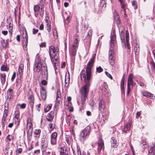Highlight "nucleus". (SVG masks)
<instances>
[{
    "label": "nucleus",
    "instance_id": "obj_17",
    "mask_svg": "<svg viewBox=\"0 0 155 155\" xmlns=\"http://www.w3.org/2000/svg\"><path fill=\"white\" fill-rule=\"evenodd\" d=\"M24 70V65L22 64H20L18 68V71L17 75L18 77H21L22 74Z\"/></svg>",
    "mask_w": 155,
    "mask_h": 155
},
{
    "label": "nucleus",
    "instance_id": "obj_59",
    "mask_svg": "<svg viewBox=\"0 0 155 155\" xmlns=\"http://www.w3.org/2000/svg\"><path fill=\"white\" fill-rule=\"evenodd\" d=\"M134 51H136L135 54H136L138 52L139 50V47H138V48H137L136 46V47L134 46Z\"/></svg>",
    "mask_w": 155,
    "mask_h": 155
},
{
    "label": "nucleus",
    "instance_id": "obj_30",
    "mask_svg": "<svg viewBox=\"0 0 155 155\" xmlns=\"http://www.w3.org/2000/svg\"><path fill=\"white\" fill-rule=\"evenodd\" d=\"M132 5L135 9L137 8V2L135 0H133L131 2Z\"/></svg>",
    "mask_w": 155,
    "mask_h": 155
},
{
    "label": "nucleus",
    "instance_id": "obj_53",
    "mask_svg": "<svg viewBox=\"0 0 155 155\" xmlns=\"http://www.w3.org/2000/svg\"><path fill=\"white\" fill-rule=\"evenodd\" d=\"M105 73L108 77L109 78H110L111 79H112L113 78H112V76L107 71H105Z\"/></svg>",
    "mask_w": 155,
    "mask_h": 155
},
{
    "label": "nucleus",
    "instance_id": "obj_3",
    "mask_svg": "<svg viewBox=\"0 0 155 155\" xmlns=\"http://www.w3.org/2000/svg\"><path fill=\"white\" fill-rule=\"evenodd\" d=\"M95 54H94L92 58L90 60L88 63L86 68L85 74L86 78L91 79V69L92 66L94 65V62L95 59Z\"/></svg>",
    "mask_w": 155,
    "mask_h": 155
},
{
    "label": "nucleus",
    "instance_id": "obj_29",
    "mask_svg": "<svg viewBox=\"0 0 155 155\" xmlns=\"http://www.w3.org/2000/svg\"><path fill=\"white\" fill-rule=\"evenodd\" d=\"M34 96L33 95H31L30 96V102H31L30 104L32 109L33 108V104L34 102Z\"/></svg>",
    "mask_w": 155,
    "mask_h": 155
},
{
    "label": "nucleus",
    "instance_id": "obj_64",
    "mask_svg": "<svg viewBox=\"0 0 155 155\" xmlns=\"http://www.w3.org/2000/svg\"><path fill=\"white\" fill-rule=\"evenodd\" d=\"M44 25L43 24H42L40 25L39 27V29L40 30H43L44 29Z\"/></svg>",
    "mask_w": 155,
    "mask_h": 155
},
{
    "label": "nucleus",
    "instance_id": "obj_60",
    "mask_svg": "<svg viewBox=\"0 0 155 155\" xmlns=\"http://www.w3.org/2000/svg\"><path fill=\"white\" fill-rule=\"evenodd\" d=\"M15 75L16 73L15 72H14L12 77L11 80L12 81H13L15 78Z\"/></svg>",
    "mask_w": 155,
    "mask_h": 155
},
{
    "label": "nucleus",
    "instance_id": "obj_49",
    "mask_svg": "<svg viewBox=\"0 0 155 155\" xmlns=\"http://www.w3.org/2000/svg\"><path fill=\"white\" fill-rule=\"evenodd\" d=\"M71 18L70 16H68L65 22L66 24H68L70 22Z\"/></svg>",
    "mask_w": 155,
    "mask_h": 155
},
{
    "label": "nucleus",
    "instance_id": "obj_50",
    "mask_svg": "<svg viewBox=\"0 0 155 155\" xmlns=\"http://www.w3.org/2000/svg\"><path fill=\"white\" fill-rule=\"evenodd\" d=\"M44 9L42 8H41V11L40 12V15L42 17L44 15Z\"/></svg>",
    "mask_w": 155,
    "mask_h": 155
},
{
    "label": "nucleus",
    "instance_id": "obj_37",
    "mask_svg": "<svg viewBox=\"0 0 155 155\" xmlns=\"http://www.w3.org/2000/svg\"><path fill=\"white\" fill-rule=\"evenodd\" d=\"M1 70L3 71H8V69L7 68V66L3 65L1 67Z\"/></svg>",
    "mask_w": 155,
    "mask_h": 155
},
{
    "label": "nucleus",
    "instance_id": "obj_45",
    "mask_svg": "<svg viewBox=\"0 0 155 155\" xmlns=\"http://www.w3.org/2000/svg\"><path fill=\"white\" fill-rule=\"evenodd\" d=\"M95 152L91 150H89L87 153V155H95Z\"/></svg>",
    "mask_w": 155,
    "mask_h": 155
},
{
    "label": "nucleus",
    "instance_id": "obj_33",
    "mask_svg": "<svg viewBox=\"0 0 155 155\" xmlns=\"http://www.w3.org/2000/svg\"><path fill=\"white\" fill-rule=\"evenodd\" d=\"M51 143L52 145H55L57 143V139L53 138H51Z\"/></svg>",
    "mask_w": 155,
    "mask_h": 155
},
{
    "label": "nucleus",
    "instance_id": "obj_13",
    "mask_svg": "<svg viewBox=\"0 0 155 155\" xmlns=\"http://www.w3.org/2000/svg\"><path fill=\"white\" fill-rule=\"evenodd\" d=\"M61 93L60 90L58 89L57 92V96L56 98V104L57 105H58L60 104L61 101Z\"/></svg>",
    "mask_w": 155,
    "mask_h": 155
},
{
    "label": "nucleus",
    "instance_id": "obj_51",
    "mask_svg": "<svg viewBox=\"0 0 155 155\" xmlns=\"http://www.w3.org/2000/svg\"><path fill=\"white\" fill-rule=\"evenodd\" d=\"M40 152V150L38 149L37 150H35L34 151L33 153V155H37Z\"/></svg>",
    "mask_w": 155,
    "mask_h": 155
},
{
    "label": "nucleus",
    "instance_id": "obj_38",
    "mask_svg": "<svg viewBox=\"0 0 155 155\" xmlns=\"http://www.w3.org/2000/svg\"><path fill=\"white\" fill-rule=\"evenodd\" d=\"M77 155H84V152H83L82 153H81L80 148L78 147H77Z\"/></svg>",
    "mask_w": 155,
    "mask_h": 155
},
{
    "label": "nucleus",
    "instance_id": "obj_12",
    "mask_svg": "<svg viewBox=\"0 0 155 155\" xmlns=\"http://www.w3.org/2000/svg\"><path fill=\"white\" fill-rule=\"evenodd\" d=\"M42 67L41 63H35L34 66V71L35 72H38L41 70Z\"/></svg>",
    "mask_w": 155,
    "mask_h": 155
},
{
    "label": "nucleus",
    "instance_id": "obj_58",
    "mask_svg": "<svg viewBox=\"0 0 155 155\" xmlns=\"http://www.w3.org/2000/svg\"><path fill=\"white\" fill-rule=\"evenodd\" d=\"M114 18L115 20H116V22L117 24H120V21L119 19V18L114 17Z\"/></svg>",
    "mask_w": 155,
    "mask_h": 155
},
{
    "label": "nucleus",
    "instance_id": "obj_15",
    "mask_svg": "<svg viewBox=\"0 0 155 155\" xmlns=\"http://www.w3.org/2000/svg\"><path fill=\"white\" fill-rule=\"evenodd\" d=\"M149 155H154L155 154V145L154 144L152 145L149 147L148 148Z\"/></svg>",
    "mask_w": 155,
    "mask_h": 155
},
{
    "label": "nucleus",
    "instance_id": "obj_61",
    "mask_svg": "<svg viewBox=\"0 0 155 155\" xmlns=\"http://www.w3.org/2000/svg\"><path fill=\"white\" fill-rule=\"evenodd\" d=\"M38 31V30L37 29H35V28H33V34H35L37 33Z\"/></svg>",
    "mask_w": 155,
    "mask_h": 155
},
{
    "label": "nucleus",
    "instance_id": "obj_11",
    "mask_svg": "<svg viewBox=\"0 0 155 155\" xmlns=\"http://www.w3.org/2000/svg\"><path fill=\"white\" fill-rule=\"evenodd\" d=\"M97 144L98 146L97 150L98 152L99 153L101 150H103L104 149V143L103 140L101 139H99Z\"/></svg>",
    "mask_w": 155,
    "mask_h": 155
},
{
    "label": "nucleus",
    "instance_id": "obj_2",
    "mask_svg": "<svg viewBox=\"0 0 155 155\" xmlns=\"http://www.w3.org/2000/svg\"><path fill=\"white\" fill-rule=\"evenodd\" d=\"M49 55L51 61L52 63L54 62V66L55 67L56 64L58 63V59L55 58L59 51L57 45H52L51 46L49 49Z\"/></svg>",
    "mask_w": 155,
    "mask_h": 155
},
{
    "label": "nucleus",
    "instance_id": "obj_16",
    "mask_svg": "<svg viewBox=\"0 0 155 155\" xmlns=\"http://www.w3.org/2000/svg\"><path fill=\"white\" fill-rule=\"evenodd\" d=\"M131 122H129L126 123V125L124 126V128L123 130V133H126L128 131H129L130 130L131 126Z\"/></svg>",
    "mask_w": 155,
    "mask_h": 155
},
{
    "label": "nucleus",
    "instance_id": "obj_43",
    "mask_svg": "<svg viewBox=\"0 0 155 155\" xmlns=\"http://www.w3.org/2000/svg\"><path fill=\"white\" fill-rule=\"evenodd\" d=\"M9 28H11V29H10V30H9V33L10 34V38L11 37H12V27H11V23H10L9 24Z\"/></svg>",
    "mask_w": 155,
    "mask_h": 155
},
{
    "label": "nucleus",
    "instance_id": "obj_19",
    "mask_svg": "<svg viewBox=\"0 0 155 155\" xmlns=\"http://www.w3.org/2000/svg\"><path fill=\"white\" fill-rule=\"evenodd\" d=\"M15 117H14L13 121L16 120H17V125H19V112L18 110L15 111L14 113Z\"/></svg>",
    "mask_w": 155,
    "mask_h": 155
},
{
    "label": "nucleus",
    "instance_id": "obj_34",
    "mask_svg": "<svg viewBox=\"0 0 155 155\" xmlns=\"http://www.w3.org/2000/svg\"><path fill=\"white\" fill-rule=\"evenodd\" d=\"M35 63H41V58L38 54H37L36 56V58L35 60Z\"/></svg>",
    "mask_w": 155,
    "mask_h": 155
},
{
    "label": "nucleus",
    "instance_id": "obj_23",
    "mask_svg": "<svg viewBox=\"0 0 155 155\" xmlns=\"http://www.w3.org/2000/svg\"><path fill=\"white\" fill-rule=\"evenodd\" d=\"M111 147H116L117 146V141L115 140L114 137H112L111 138Z\"/></svg>",
    "mask_w": 155,
    "mask_h": 155
},
{
    "label": "nucleus",
    "instance_id": "obj_36",
    "mask_svg": "<svg viewBox=\"0 0 155 155\" xmlns=\"http://www.w3.org/2000/svg\"><path fill=\"white\" fill-rule=\"evenodd\" d=\"M29 118H27V124L26 125V130L27 131V137H28V134L29 133V129L28 128V119Z\"/></svg>",
    "mask_w": 155,
    "mask_h": 155
},
{
    "label": "nucleus",
    "instance_id": "obj_54",
    "mask_svg": "<svg viewBox=\"0 0 155 155\" xmlns=\"http://www.w3.org/2000/svg\"><path fill=\"white\" fill-rule=\"evenodd\" d=\"M120 3V5H121V7L122 8H125V5L124 4V1Z\"/></svg>",
    "mask_w": 155,
    "mask_h": 155
},
{
    "label": "nucleus",
    "instance_id": "obj_44",
    "mask_svg": "<svg viewBox=\"0 0 155 155\" xmlns=\"http://www.w3.org/2000/svg\"><path fill=\"white\" fill-rule=\"evenodd\" d=\"M103 71V69L100 66H99L96 68V71L98 73H101Z\"/></svg>",
    "mask_w": 155,
    "mask_h": 155
},
{
    "label": "nucleus",
    "instance_id": "obj_1",
    "mask_svg": "<svg viewBox=\"0 0 155 155\" xmlns=\"http://www.w3.org/2000/svg\"><path fill=\"white\" fill-rule=\"evenodd\" d=\"M80 76L82 81L83 80L84 84L80 89L81 95H87L89 91L90 85V78H86L85 71L82 70L80 73Z\"/></svg>",
    "mask_w": 155,
    "mask_h": 155
},
{
    "label": "nucleus",
    "instance_id": "obj_63",
    "mask_svg": "<svg viewBox=\"0 0 155 155\" xmlns=\"http://www.w3.org/2000/svg\"><path fill=\"white\" fill-rule=\"evenodd\" d=\"M41 83L42 84V85H45L47 84V82L45 80H43L42 81Z\"/></svg>",
    "mask_w": 155,
    "mask_h": 155
},
{
    "label": "nucleus",
    "instance_id": "obj_24",
    "mask_svg": "<svg viewBox=\"0 0 155 155\" xmlns=\"http://www.w3.org/2000/svg\"><path fill=\"white\" fill-rule=\"evenodd\" d=\"M120 35V39L123 43L125 42V38L124 36V33L123 30L120 31V29H119Z\"/></svg>",
    "mask_w": 155,
    "mask_h": 155
},
{
    "label": "nucleus",
    "instance_id": "obj_5",
    "mask_svg": "<svg viewBox=\"0 0 155 155\" xmlns=\"http://www.w3.org/2000/svg\"><path fill=\"white\" fill-rule=\"evenodd\" d=\"M135 85V83L134 82L132 79V74H130L128 76L127 81V94L128 95L131 90L130 86L132 85V87Z\"/></svg>",
    "mask_w": 155,
    "mask_h": 155
},
{
    "label": "nucleus",
    "instance_id": "obj_8",
    "mask_svg": "<svg viewBox=\"0 0 155 155\" xmlns=\"http://www.w3.org/2000/svg\"><path fill=\"white\" fill-rule=\"evenodd\" d=\"M91 130V127L89 126H87L82 131L80 134L81 136L83 139H85L86 137L89 134Z\"/></svg>",
    "mask_w": 155,
    "mask_h": 155
},
{
    "label": "nucleus",
    "instance_id": "obj_4",
    "mask_svg": "<svg viewBox=\"0 0 155 155\" xmlns=\"http://www.w3.org/2000/svg\"><path fill=\"white\" fill-rule=\"evenodd\" d=\"M79 41V39L76 38L74 41V44L72 47L70 49V54L71 56L72 57L75 58L76 54L77 51L78 46V42Z\"/></svg>",
    "mask_w": 155,
    "mask_h": 155
},
{
    "label": "nucleus",
    "instance_id": "obj_26",
    "mask_svg": "<svg viewBox=\"0 0 155 155\" xmlns=\"http://www.w3.org/2000/svg\"><path fill=\"white\" fill-rule=\"evenodd\" d=\"M65 141L69 145L71 142V138L69 135H66L65 136Z\"/></svg>",
    "mask_w": 155,
    "mask_h": 155
},
{
    "label": "nucleus",
    "instance_id": "obj_46",
    "mask_svg": "<svg viewBox=\"0 0 155 155\" xmlns=\"http://www.w3.org/2000/svg\"><path fill=\"white\" fill-rule=\"evenodd\" d=\"M41 146V150L42 151V152H45L46 150V149L47 148V147L48 146H46V145H45V146Z\"/></svg>",
    "mask_w": 155,
    "mask_h": 155
},
{
    "label": "nucleus",
    "instance_id": "obj_31",
    "mask_svg": "<svg viewBox=\"0 0 155 155\" xmlns=\"http://www.w3.org/2000/svg\"><path fill=\"white\" fill-rule=\"evenodd\" d=\"M47 22V29L48 31L50 32L51 31V23L49 22H48L47 21H46Z\"/></svg>",
    "mask_w": 155,
    "mask_h": 155
},
{
    "label": "nucleus",
    "instance_id": "obj_10",
    "mask_svg": "<svg viewBox=\"0 0 155 155\" xmlns=\"http://www.w3.org/2000/svg\"><path fill=\"white\" fill-rule=\"evenodd\" d=\"M116 35L114 32L112 33L110 36V48H113L115 46L114 44L116 43Z\"/></svg>",
    "mask_w": 155,
    "mask_h": 155
},
{
    "label": "nucleus",
    "instance_id": "obj_42",
    "mask_svg": "<svg viewBox=\"0 0 155 155\" xmlns=\"http://www.w3.org/2000/svg\"><path fill=\"white\" fill-rule=\"evenodd\" d=\"M40 6L38 5H36L34 7V10L35 12H37L40 10Z\"/></svg>",
    "mask_w": 155,
    "mask_h": 155
},
{
    "label": "nucleus",
    "instance_id": "obj_40",
    "mask_svg": "<svg viewBox=\"0 0 155 155\" xmlns=\"http://www.w3.org/2000/svg\"><path fill=\"white\" fill-rule=\"evenodd\" d=\"M7 140L10 141H11L13 139V136L10 135H8L6 137V138Z\"/></svg>",
    "mask_w": 155,
    "mask_h": 155
},
{
    "label": "nucleus",
    "instance_id": "obj_57",
    "mask_svg": "<svg viewBox=\"0 0 155 155\" xmlns=\"http://www.w3.org/2000/svg\"><path fill=\"white\" fill-rule=\"evenodd\" d=\"M46 46V43L45 42H42L40 45V46L41 47H45Z\"/></svg>",
    "mask_w": 155,
    "mask_h": 155
},
{
    "label": "nucleus",
    "instance_id": "obj_28",
    "mask_svg": "<svg viewBox=\"0 0 155 155\" xmlns=\"http://www.w3.org/2000/svg\"><path fill=\"white\" fill-rule=\"evenodd\" d=\"M70 77V76H69ZM70 80V77L68 78H66V76H65V86L66 87L68 86L69 82Z\"/></svg>",
    "mask_w": 155,
    "mask_h": 155
},
{
    "label": "nucleus",
    "instance_id": "obj_55",
    "mask_svg": "<svg viewBox=\"0 0 155 155\" xmlns=\"http://www.w3.org/2000/svg\"><path fill=\"white\" fill-rule=\"evenodd\" d=\"M1 42L2 44V45L3 47L6 48L7 45V43L5 44H4V43L5 42V40H2L1 41Z\"/></svg>",
    "mask_w": 155,
    "mask_h": 155
},
{
    "label": "nucleus",
    "instance_id": "obj_41",
    "mask_svg": "<svg viewBox=\"0 0 155 155\" xmlns=\"http://www.w3.org/2000/svg\"><path fill=\"white\" fill-rule=\"evenodd\" d=\"M113 14L114 15V18H119V16L118 14L117 13V11L116 10H114L113 12Z\"/></svg>",
    "mask_w": 155,
    "mask_h": 155
},
{
    "label": "nucleus",
    "instance_id": "obj_20",
    "mask_svg": "<svg viewBox=\"0 0 155 155\" xmlns=\"http://www.w3.org/2000/svg\"><path fill=\"white\" fill-rule=\"evenodd\" d=\"M0 79L2 85L5 84L6 82V76L5 73L1 74H0Z\"/></svg>",
    "mask_w": 155,
    "mask_h": 155
},
{
    "label": "nucleus",
    "instance_id": "obj_18",
    "mask_svg": "<svg viewBox=\"0 0 155 155\" xmlns=\"http://www.w3.org/2000/svg\"><path fill=\"white\" fill-rule=\"evenodd\" d=\"M104 101L102 100H100L99 102V110L101 112H102V110L104 108Z\"/></svg>",
    "mask_w": 155,
    "mask_h": 155
},
{
    "label": "nucleus",
    "instance_id": "obj_52",
    "mask_svg": "<svg viewBox=\"0 0 155 155\" xmlns=\"http://www.w3.org/2000/svg\"><path fill=\"white\" fill-rule=\"evenodd\" d=\"M41 132V130L40 129L36 130L34 132V133L35 134H40Z\"/></svg>",
    "mask_w": 155,
    "mask_h": 155
},
{
    "label": "nucleus",
    "instance_id": "obj_25",
    "mask_svg": "<svg viewBox=\"0 0 155 155\" xmlns=\"http://www.w3.org/2000/svg\"><path fill=\"white\" fill-rule=\"evenodd\" d=\"M13 90L11 89H9L7 92V96L8 98L10 99L12 97Z\"/></svg>",
    "mask_w": 155,
    "mask_h": 155
},
{
    "label": "nucleus",
    "instance_id": "obj_48",
    "mask_svg": "<svg viewBox=\"0 0 155 155\" xmlns=\"http://www.w3.org/2000/svg\"><path fill=\"white\" fill-rule=\"evenodd\" d=\"M19 106H20V108L21 109H24L25 107L26 104L25 103H23L21 104H18Z\"/></svg>",
    "mask_w": 155,
    "mask_h": 155
},
{
    "label": "nucleus",
    "instance_id": "obj_6",
    "mask_svg": "<svg viewBox=\"0 0 155 155\" xmlns=\"http://www.w3.org/2000/svg\"><path fill=\"white\" fill-rule=\"evenodd\" d=\"M113 50V48H110L109 53V61L110 64L112 66L114 65L115 63V58L114 57Z\"/></svg>",
    "mask_w": 155,
    "mask_h": 155
},
{
    "label": "nucleus",
    "instance_id": "obj_9",
    "mask_svg": "<svg viewBox=\"0 0 155 155\" xmlns=\"http://www.w3.org/2000/svg\"><path fill=\"white\" fill-rule=\"evenodd\" d=\"M40 91L41 96L42 100H45L46 98V87L45 86L41 85L40 86Z\"/></svg>",
    "mask_w": 155,
    "mask_h": 155
},
{
    "label": "nucleus",
    "instance_id": "obj_21",
    "mask_svg": "<svg viewBox=\"0 0 155 155\" xmlns=\"http://www.w3.org/2000/svg\"><path fill=\"white\" fill-rule=\"evenodd\" d=\"M53 113L52 112H51L47 114L46 117V119L48 121L51 122L53 120L54 118Z\"/></svg>",
    "mask_w": 155,
    "mask_h": 155
},
{
    "label": "nucleus",
    "instance_id": "obj_32",
    "mask_svg": "<svg viewBox=\"0 0 155 155\" xmlns=\"http://www.w3.org/2000/svg\"><path fill=\"white\" fill-rule=\"evenodd\" d=\"M87 95H81V100L82 104H83L86 100V98L87 97Z\"/></svg>",
    "mask_w": 155,
    "mask_h": 155
},
{
    "label": "nucleus",
    "instance_id": "obj_47",
    "mask_svg": "<svg viewBox=\"0 0 155 155\" xmlns=\"http://www.w3.org/2000/svg\"><path fill=\"white\" fill-rule=\"evenodd\" d=\"M5 110H4V114H5V116H6V117H7V115H8V107H7V108H5Z\"/></svg>",
    "mask_w": 155,
    "mask_h": 155
},
{
    "label": "nucleus",
    "instance_id": "obj_56",
    "mask_svg": "<svg viewBox=\"0 0 155 155\" xmlns=\"http://www.w3.org/2000/svg\"><path fill=\"white\" fill-rule=\"evenodd\" d=\"M22 150V149L21 148H19L16 150L17 153H21Z\"/></svg>",
    "mask_w": 155,
    "mask_h": 155
},
{
    "label": "nucleus",
    "instance_id": "obj_22",
    "mask_svg": "<svg viewBox=\"0 0 155 155\" xmlns=\"http://www.w3.org/2000/svg\"><path fill=\"white\" fill-rule=\"evenodd\" d=\"M125 37L126 40L127 46V48L128 49H130V46L129 43V34L128 32L127 31H126Z\"/></svg>",
    "mask_w": 155,
    "mask_h": 155
},
{
    "label": "nucleus",
    "instance_id": "obj_14",
    "mask_svg": "<svg viewBox=\"0 0 155 155\" xmlns=\"http://www.w3.org/2000/svg\"><path fill=\"white\" fill-rule=\"evenodd\" d=\"M142 94L144 96L146 97L149 98L154 99L155 98L153 94L147 91H144L142 92Z\"/></svg>",
    "mask_w": 155,
    "mask_h": 155
},
{
    "label": "nucleus",
    "instance_id": "obj_62",
    "mask_svg": "<svg viewBox=\"0 0 155 155\" xmlns=\"http://www.w3.org/2000/svg\"><path fill=\"white\" fill-rule=\"evenodd\" d=\"M124 81H125V78H123L122 79L121 82V85H124Z\"/></svg>",
    "mask_w": 155,
    "mask_h": 155
},
{
    "label": "nucleus",
    "instance_id": "obj_7",
    "mask_svg": "<svg viewBox=\"0 0 155 155\" xmlns=\"http://www.w3.org/2000/svg\"><path fill=\"white\" fill-rule=\"evenodd\" d=\"M28 43V37L26 30H25V31H23V45L24 50H26L27 51Z\"/></svg>",
    "mask_w": 155,
    "mask_h": 155
},
{
    "label": "nucleus",
    "instance_id": "obj_35",
    "mask_svg": "<svg viewBox=\"0 0 155 155\" xmlns=\"http://www.w3.org/2000/svg\"><path fill=\"white\" fill-rule=\"evenodd\" d=\"M52 106V104H50L47 106L45 109V111L47 112L50 110Z\"/></svg>",
    "mask_w": 155,
    "mask_h": 155
},
{
    "label": "nucleus",
    "instance_id": "obj_27",
    "mask_svg": "<svg viewBox=\"0 0 155 155\" xmlns=\"http://www.w3.org/2000/svg\"><path fill=\"white\" fill-rule=\"evenodd\" d=\"M6 118L7 117L6 116H5V115H4V114L2 120L1 125L2 127H5V121Z\"/></svg>",
    "mask_w": 155,
    "mask_h": 155
},
{
    "label": "nucleus",
    "instance_id": "obj_39",
    "mask_svg": "<svg viewBox=\"0 0 155 155\" xmlns=\"http://www.w3.org/2000/svg\"><path fill=\"white\" fill-rule=\"evenodd\" d=\"M57 134L55 132L52 133L51 135V138H53L57 139Z\"/></svg>",
    "mask_w": 155,
    "mask_h": 155
}]
</instances>
